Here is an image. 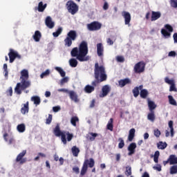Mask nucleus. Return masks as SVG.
Returning <instances> with one entry per match:
<instances>
[{
  "instance_id": "f257e3e1",
  "label": "nucleus",
  "mask_w": 177,
  "mask_h": 177,
  "mask_svg": "<svg viewBox=\"0 0 177 177\" xmlns=\"http://www.w3.org/2000/svg\"><path fill=\"white\" fill-rule=\"evenodd\" d=\"M94 77L95 80L91 82V85H86L84 87L86 93H92L95 91V87L98 86L100 82L107 81V74L106 73V68L103 65L99 66V63L95 64L94 68Z\"/></svg>"
},
{
  "instance_id": "f03ea898",
  "label": "nucleus",
  "mask_w": 177,
  "mask_h": 177,
  "mask_svg": "<svg viewBox=\"0 0 177 177\" xmlns=\"http://www.w3.org/2000/svg\"><path fill=\"white\" fill-rule=\"evenodd\" d=\"M28 78V71L26 69L22 70L20 77L21 82L17 83L15 88V93H17V95H21L23 91H26V89L31 86V82Z\"/></svg>"
},
{
  "instance_id": "7ed1b4c3",
  "label": "nucleus",
  "mask_w": 177,
  "mask_h": 177,
  "mask_svg": "<svg viewBox=\"0 0 177 177\" xmlns=\"http://www.w3.org/2000/svg\"><path fill=\"white\" fill-rule=\"evenodd\" d=\"M79 55L77 56V60L79 62H88L89 57L88 55V42L82 41L79 45Z\"/></svg>"
},
{
  "instance_id": "20e7f679",
  "label": "nucleus",
  "mask_w": 177,
  "mask_h": 177,
  "mask_svg": "<svg viewBox=\"0 0 177 177\" xmlns=\"http://www.w3.org/2000/svg\"><path fill=\"white\" fill-rule=\"evenodd\" d=\"M77 38H78V34L77 33V31L74 30H70L67 33L66 37L64 40L65 46L70 48V46L73 45V41H75Z\"/></svg>"
},
{
  "instance_id": "39448f33",
  "label": "nucleus",
  "mask_w": 177,
  "mask_h": 177,
  "mask_svg": "<svg viewBox=\"0 0 177 177\" xmlns=\"http://www.w3.org/2000/svg\"><path fill=\"white\" fill-rule=\"evenodd\" d=\"M88 168H93L95 167V160L93 158H91L89 160L86 159L83 163V166L82 167L80 175L82 176H84L85 174H86L88 171Z\"/></svg>"
},
{
  "instance_id": "423d86ee",
  "label": "nucleus",
  "mask_w": 177,
  "mask_h": 177,
  "mask_svg": "<svg viewBox=\"0 0 177 177\" xmlns=\"http://www.w3.org/2000/svg\"><path fill=\"white\" fill-rule=\"evenodd\" d=\"M53 133L57 138L61 136V140L64 145H67V139L66 138V133H64L62 130H60V125L57 124L53 129Z\"/></svg>"
},
{
  "instance_id": "0eeeda50",
  "label": "nucleus",
  "mask_w": 177,
  "mask_h": 177,
  "mask_svg": "<svg viewBox=\"0 0 177 177\" xmlns=\"http://www.w3.org/2000/svg\"><path fill=\"white\" fill-rule=\"evenodd\" d=\"M66 9L69 13L75 15L78 12V6L74 1L69 0L66 3Z\"/></svg>"
},
{
  "instance_id": "6e6552de",
  "label": "nucleus",
  "mask_w": 177,
  "mask_h": 177,
  "mask_svg": "<svg viewBox=\"0 0 177 177\" xmlns=\"http://www.w3.org/2000/svg\"><path fill=\"white\" fill-rule=\"evenodd\" d=\"M145 62L144 61H141L135 64L133 71L136 74H142V73H145Z\"/></svg>"
},
{
  "instance_id": "1a4fd4ad",
  "label": "nucleus",
  "mask_w": 177,
  "mask_h": 177,
  "mask_svg": "<svg viewBox=\"0 0 177 177\" xmlns=\"http://www.w3.org/2000/svg\"><path fill=\"white\" fill-rule=\"evenodd\" d=\"M160 32L165 38H170L171 32H174V28L169 24H165V28H162Z\"/></svg>"
},
{
  "instance_id": "9d476101",
  "label": "nucleus",
  "mask_w": 177,
  "mask_h": 177,
  "mask_svg": "<svg viewBox=\"0 0 177 177\" xmlns=\"http://www.w3.org/2000/svg\"><path fill=\"white\" fill-rule=\"evenodd\" d=\"M27 154V150H23L21 153H19L16 159L15 162L19 164V165H23V164H26L27 162V158H24V156Z\"/></svg>"
},
{
  "instance_id": "9b49d317",
  "label": "nucleus",
  "mask_w": 177,
  "mask_h": 177,
  "mask_svg": "<svg viewBox=\"0 0 177 177\" xmlns=\"http://www.w3.org/2000/svg\"><path fill=\"white\" fill-rule=\"evenodd\" d=\"M102 28V24L97 21H94L87 24L88 31H99Z\"/></svg>"
},
{
  "instance_id": "f8f14e48",
  "label": "nucleus",
  "mask_w": 177,
  "mask_h": 177,
  "mask_svg": "<svg viewBox=\"0 0 177 177\" xmlns=\"http://www.w3.org/2000/svg\"><path fill=\"white\" fill-rule=\"evenodd\" d=\"M8 56L10 59V63H13L16 59H21V55H20L17 51L13 50L12 48H10Z\"/></svg>"
},
{
  "instance_id": "ddd939ff",
  "label": "nucleus",
  "mask_w": 177,
  "mask_h": 177,
  "mask_svg": "<svg viewBox=\"0 0 177 177\" xmlns=\"http://www.w3.org/2000/svg\"><path fill=\"white\" fill-rule=\"evenodd\" d=\"M165 82L170 85L169 91L170 92H176V86L175 85V80H169V77H166L165 78Z\"/></svg>"
},
{
  "instance_id": "4468645a",
  "label": "nucleus",
  "mask_w": 177,
  "mask_h": 177,
  "mask_svg": "<svg viewBox=\"0 0 177 177\" xmlns=\"http://www.w3.org/2000/svg\"><path fill=\"white\" fill-rule=\"evenodd\" d=\"M111 91V87L110 86L106 84L102 86V92L100 93L99 97H106L109 93Z\"/></svg>"
},
{
  "instance_id": "2eb2a0df",
  "label": "nucleus",
  "mask_w": 177,
  "mask_h": 177,
  "mask_svg": "<svg viewBox=\"0 0 177 177\" xmlns=\"http://www.w3.org/2000/svg\"><path fill=\"white\" fill-rule=\"evenodd\" d=\"M122 16L124 19V24L126 26H131V14L127 11H123L122 12Z\"/></svg>"
},
{
  "instance_id": "dca6fc26",
  "label": "nucleus",
  "mask_w": 177,
  "mask_h": 177,
  "mask_svg": "<svg viewBox=\"0 0 177 177\" xmlns=\"http://www.w3.org/2000/svg\"><path fill=\"white\" fill-rule=\"evenodd\" d=\"M69 97L72 100V102H75V103H78L80 102V98H78V95L74 91H70L68 92Z\"/></svg>"
},
{
  "instance_id": "f3484780",
  "label": "nucleus",
  "mask_w": 177,
  "mask_h": 177,
  "mask_svg": "<svg viewBox=\"0 0 177 177\" xmlns=\"http://www.w3.org/2000/svg\"><path fill=\"white\" fill-rule=\"evenodd\" d=\"M136 147H137L136 143H135V142H131V143L129 145V147H128V148H127L128 151H129L128 156H132V154H135V151H136Z\"/></svg>"
},
{
  "instance_id": "a211bd4d",
  "label": "nucleus",
  "mask_w": 177,
  "mask_h": 177,
  "mask_svg": "<svg viewBox=\"0 0 177 177\" xmlns=\"http://www.w3.org/2000/svg\"><path fill=\"white\" fill-rule=\"evenodd\" d=\"M45 24L48 28L52 29L55 27V22L52 21V17L49 16L46 18Z\"/></svg>"
},
{
  "instance_id": "6ab92c4d",
  "label": "nucleus",
  "mask_w": 177,
  "mask_h": 177,
  "mask_svg": "<svg viewBox=\"0 0 177 177\" xmlns=\"http://www.w3.org/2000/svg\"><path fill=\"white\" fill-rule=\"evenodd\" d=\"M161 17V12L159 11L155 12L152 11L151 12V21H156V20H158Z\"/></svg>"
},
{
  "instance_id": "aec40b11",
  "label": "nucleus",
  "mask_w": 177,
  "mask_h": 177,
  "mask_svg": "<svg viewBox=\"0 0 177 177\" xmlns=\"http://www.w3.org/2000/svg\"><path fill=\"white\" fill-rule=\"evenodd\" d=\"M103 52H104V47L103 46V44H97V55L100 57L103 55Z\"/></svg>"
},
{
  "instance_id": "412c9836",
  "label": "nucleus",
  "mask_w": 177,
  "mask_h": 177,
  "mask_svg": "<svg viewBox=\"0 0 177 177\" xmlns=\"http://www.w3.org/2000/svg\"><path fill=\"white\" fill-rule=\"evenodd\" d=\"M119 86L120 88H124L125 85L131 84V80L129 78H125L118 81Z\"/></svg>"
},
{
  "instance_id": "4be33fe9",
  "label": "nucleus",
  "mask_w": 177,
  "mask_h": 177,
  "mask_svg": "<svg viewBox=\"0 0 177 177\" xmlns=\"http://www.w3.org/2000/svg\"><path fill=\"white\" fill-rule=\"evenodd\" d=\"M46 6H48V4H44V2L40 1L38 4V7H35V10H38V12H44L45 9H46Z\"/></svg>"
},
{
  "instance_id": "5701e85b",
  "label": "nucleus",
  "mask_w": 177,
  "mask_h": 177,
  "mask_svg": "<svg viewBox=\"0 0 177 177\" xmlns=\"http://www.w3.org/2000/svg\"><path fill=\"white\" fill-rule=\"evenodd\" d=\"M29 110V104L28 102H27L26 104H24V106L21 109V113L24 115L26 114H28Z\"/></svg>"
},
{
  "instance_id": "b1692460",
  "label": "nucleus",
  "mask_w": 177,
  "mask_h": 177,
  "mask_svg": "<svg viewBox=\"0 0 177 177\" xmlns=\"http://www.w3.org/2000/svg\"><path fill=\"white\" fill-rule=\"evenodd\" d=\"M97 136H99V134H97V133L90 132L88 133V135L86 136V139H88V140H90V142H93V140H95V139H96Z\"/></svg>"
},
{
  "instance_id": "393cba45",
  "label": "nucleus",
  "mask_w": 177,
  "mask_h": 177,
  "mask_svg": "<svg viewBox=\"0 0 177 177\" xmlns=\"http://www.w3.org/2000/svg\"><path fill=\"white\" fill-rule=\"evenodd\" d=\"M32 37L35 42H39V41H41L42 35L41 34V32L39 30H36L35 32V35H33Z\"/></svg>"
},
{
  "instance_id": "a878e982",
  "label": "nucleus",
  "mask_w": 177,
  "mask_h": 177,
  "mask_svg": "<svg viewBox=\"0 0 177 177\" xmlns=\"http://www.w3.org/2000/svg\"><path fill=\"white\" fill-rule=\"evenodd\" d=\"M135 132H136V130H135L134 128L129 130L128 136L129 142H132V140H133V138H135Z\"/></svg>"
},
{
  "instance_id": "bb28decb",
  "label": "nucleus",
  "mask_w": 177,
  "mask_h": 177,
  "mask_svg": "<svg viewBox=\"0 0 177 177\" xmlns=\"http://www.w3.org/2000/svg\"><path fill=\"white\" fill-rule=\"evenodd\" d=\"M71 55L72 57H76V59H78V56L80 55V50L77 47L73 48L71 51Z\"/></svg>"
},
{
  "instance_id": "cd10ccee",
  "label": "nucleus",
  "mask_w": 177,
  "mask_h": 177,
  "mask_svg": "<svg viewBox=\"0 0 177 177\" xmlns=\"http://www.w3.org/2000/svg\"><path fill=\"white\" fill-rule=\"evenodd\" d=\"M169 160L170 161V165H176L177 164V156L176 155H170L169 156Z\"/></svg>"
},
{
  "instance_id": "c85d7f7f",
  "label": "nucleus",
  "mask_w": 177,
  "mask_h": 177,
  "mask_svg": "<svg viewBox=\"0 0 177 177\" xmlns=\"http://www.w3.org/2000/svg\"><path fill=\"white\" fill-rule=\"evenodd\" d=\"M147 120L151 122L156 121V113L154 111H150L147 115Z\"/></svg>"
},
{
  "instance_id": "c756f323",
  "label": "nucleus",
  "mask_w": 177,
  "mask_h": 177,
  "mask_svg": "<svg viewBox=\"0 0 177 177\" xmlns=\"http://www.w3.org/2000/svg\"><path fill=\"white\" fill-rule=\"evenodd\" d=\"M148 107L149 111H154V110H156V108L157 107V105L156 104V103H154V102L148 100Z\"/></svg>"
},
{
  "instance_id": "7c9ffc66",
  "label": "nucleus",
  "mask_w": 177,
  "mask_h": 177,
  "mask_svg": "<svg viewBox=\"0 0 177 177\" xmlns=\"http://www.w3.org/2000/svg\"><path fill=\"white\" fill-rule=\"evenodd\" d=\"M31 100L32 102H34V104L36 106H39V104H41V98L39 96H32Z\"/></svg>"
},
{
  "instance_id": "2f4dec72",
  "label": "nucleus",
  "mask_w": 177,
  "mask_h": 177,
  "mask_svg": "<svg viewBox=\"0 0 177 177\" xmlns=\"http://www.w3.org/2000/svg\"><path fill=\"white\" fill-rule=\"evenodd\" d=\"M71 151L74 157H78V154H80V148L77 147V146H73L71 148Z\"/></svg>"
},
{
  "instance_id": "473e14b6",
  "label": "nucleus",
  "mask_w": 177,
  "mask_h": 177,
  "mask_svg": "<svg viewBox=\"0 0 177 177\" xmlns=\"http://www.w3.org/2000/svg\"><path fill=\"white\" fill-rule=\"evenodd\" d=\"M140 96L142 99H146L149 96V91H147V89L141 90Z\"/></svg>"
},
{
  "instance_id": "72a5a7b5",
  "label": "nucleus",
  "mask_w": 177,
  "mask_h": 177,
  "mask_svg": "<svg viewBox=\"0 0 177 177\" xmlns=\"http://www.w3.org/2000/svg\"><path fill=\"white\" fill-rule=\"evenodd\" d=\"M7 136H9V135L8 134V133H5L3 134V139L4 140H6V142H8V145H13V143H15V138H10L9 140H8Z\"/></svg>"
},
{
  "instance_id": "f704fd0d",
  "label": "nucleus",
  "mask_w": 177,
  "mask_h": 177,
  "mask_svg": "<svg viewBox=\"0 0 177 177\" xmlns=\"http://www.w3.org/2000/svg\"><path fill=\"white\" fill-rule=\"evenodd\" d=\"M77 122H80V118H78L77 116H73L71 118V124L73 127H77Z\"/></svg>"
},
{
  "instance_id": "c9c22d12",
  "label": "nucleus",
  "mask_w": 177,
  "mask_h": 177,
  "mask_svg": "<svg viewBox=\"0 0 177 177\" xmlns=\"http://www.w3.org/2000/svg\"><path fill=\"white\" fill-rule=\"evenodd\" d=\"M158 149H160V150H164L165 149H167V146H168V144L167 142H162V141H160L158 144Z\"/></svg>"
},
{
  "instance_id": "e433bc0d",
  "label": "nucleus",
  "mask_w": 177,
  "mask_h": 177,
  "mask_svg": "<svg viewBox=\"0 0 177 177\" xmlns=\"http://www.w3.org/2000/svg\"><path fill=\"white\" fill-rule=\"evenodd\" d=\"M17 129L18 132H19L20 133H23V132L26 131V124H18L17 127Z\"/></svg>"
},
{
  "instance_id": "4c0bfd02",
  "label": "nucleus",
  "mask_w": 177,
  "mask_h": 177,
  "mask_svg": "<svg viewBox=\"0 0 177 177\" xmlns=\"http://www.w3.org/2000/svg\"><path fill=\"white\" fill-rule=\"evenodd\" d=\"M69 64L71 67L75 68L77 66H78V61H77V59L75 58H72L69 60Z\"/></svg>"
},
{
  "instance_id": "58836bf2",
  "label": "nucleus",
  "mask_w": 177,
  "mask_h": 177,
  "mask_svg": "<svg viewBox=\"0 0 177 177\" xmlns=\"http://www.w3.org/2000/svg\"><path fill=\"white\" fill-rule=\"evenodd\" d=\"M118 141L119 142L118 149H124V147H125V141H124V138H119Z\"/></svg>"
},
{
  "instance_id": "ea45409f",
  "label": "nucleus",
  "mask_w": 177,
  "mask_h": 177,
  "mask_svg": "<svg viewBox=\"0 0 177 177\" xmlns=\"http://www.w3.org/2000/svg\"><path fill=\"white\" fill-rule=\"evenodd\" d=\"M62 32H63V28L59 27L57 30L53 33V35L55 37V38H57V37H59Z\"/></svg>"
},
{
  "instance_id": "a19ab883",
  "label": "nucleus",
  "mask_w": 177,
  "mask_h": 177,
  "mask_svg": "<svg viewBox=\"0 0 177 177\" xmlns=\"http://www.w3.org/2000/svg\"><path fill=\"white\" fill-rule=\"evenodd\" d=\"M55 70H56V71H58L59 73L60 74L61 77H66V72L63 70V68L59 67V66H56L55 68Z\"/></svg>"
},
{
  "instance_id": "79ce46f5",
  "label": "nucleus",
  "mask_w": 177,
  "mask_h": 177,
  "mask_svg": "<svg viewBox=\"0 0 177 177\" xmlns=\"http://www.w3.org/2000/svg\"><path fill=\"white\" fill-rule=\"evenodd\" d=\"M169 103L172 106H177L176 100L174 98L172 95H168Z\"/></svg>"
},
{
  "instance_id": "37998d69",
  "label": "nucleus",
  "mask_w": 177,
  "mask_h": 177,
  "mask_svg": "<svg viewBox=\"0 0 177 177\" xmlns=\"http://www.w3.org/2000/svg\"><path fill=\"white\" fill-rule=\"evenodd\" d=\"M169 128H170V133L171 138H174V121L170 120L169 122Z\"/></svg>"
},
{
  "instance_id": "c03bdc74",
  "label": "nucleus",
  "mask_w": 177,
  "mask_h": 177,
  "mask_svg": "<svg viewBox=\"0 0 177 177\" xmlns=\"http://www.w3.org/2000/svg\"><path fill=\"white\" fill-rule=\"evenodd\" d=\"M113 119L111 118L106 125V128L107 129H109V131H113L114 126L113 125Z\"/></svg>"
},
{
  "instance_id": "a18cd8bd",
  "label": "nucleus",
  "mask_w": 177,
  "mask_h": 177,
  "mask_svg": "<svg viewBox=\"0 0 177 177\" xmlns=\"http://www.w3.org/2000/svg\"><path fill=\"white\" fill-rule=\"evenodd\" d=\"M124 174L126 176H131L132 175V167L131 166H127Z\"/></svg>"
},
{
  "instance_id": "49530a36",
  "label": "nucleus",
  "mask_w": 177,
  "mask_h": 177,
  "mask_svg": "<svg viewBox=\"0 0 177 177\" xmlns=\"http://www.w3.org/2000/svg\"><path fill=\"white\" fill-rule=\"evenodd\" d=\"M175 174H177V165H174L170 167V174L171 175H175Z\"/></svg>"
},
{
  "instance_id": "de8ad7c7",
  "label": "nucleus",
  "mask_w": 177,
  "mask_h": 177,
  "mask_svg": "<svg viewBox=\"0 0 177 177\" xmlns=\"http://www.w3.org/2000/svg\"><path fill=\"white\" fill-rule=\"evenodd\" d=\"M133 94L134 97H138L139 96V87L138 86H136L133 91Z\"/></svg>"
},
{
  "instance_id": "09e8293b",
  "label": "nucleus",
  "mask_w": 177,
  "mask_h": 177,
  "mask_svg": "<svg viewBox=\"0 0 177 177\" xmlns=\"http://www.w3.org/2000/svg\"><path fill=\"white\" fill-rule=\"evenodd\" d=\"M158 157H160V151H156L153 156V161L156 164L158 162Z\"/></svg>"
},
{
  "instance_id": "8fccbe9b",
  "label": "nucleus",
  "mask_w": 177,
  "mask_h": 177,
  "mask_svg": "<svg viewBox=\"0 0 177 177\" xmlns=\"http://www.w3.org/2000/svg\"><path fill=\"white\" fill-rule=\"evenodd\" d=\"M49 74H50V71L49 69H47L40 75V78L42 79L44 77H48Z\"/></svg>"
},
{
  "instance_id": "3c124183",
  "label": "nucleus",
  "mask_w": 177,
  "mask_h": 177,
  "mask_svg": "<svg viewBox=\"0 0 177 177\" xmlns=\"http://www.w3.org/2000/svg\"><path fill=\"white\" fill-rule=\"evenodd\" d=\"M7 96H12L13 95V88L12 86L9 87L8 89L6 91Z\"/></svg>"
},
{
  "instance_id": "603ef678",
  "label": "nucleus",
  "mask_w": 177,
  "mask_h": 177,
  "mask_svg": "<svg viewBox=\"0 0 177 177\" xmlns=\"http://www.w3.org/2000/svg\"><path fill=\"white\" fill-rule=\"evenodd\" d=\"M170 6H171V8H174V9H176L177 0H170Z\"/></svg>"
},
{
  "instance_id": "864d4df0",
  "label": "nucleus",
  "mask_w": 177,
  "mask_h": 177,
  "mask_svg": "<svg viewBox=\"0 0 177 177\" xmlns=\"http://www.w3.org/2000/svg\"><path fill=\"white\" fill-rule=\"evenodd\" d=\"M66 82H68V77L64 76V77L62 78L60 81V85L63 86L64 84H66Z\"/></svg>"
},
{
  "instance_id": "5fc2aeb1",
  "label": "nucleus",
  "mask_w": 177,
  "mask_h": 177,
  "mask_svg": "<svg viewBox=\"0 0 177 177\" xmlns=\"http://www.w3.org/2000/svg\"><path fill=\"white\" fill-rule=\"evenodd\" d=\"M66 136H67L68 142H71V140H73V138H74V136L73 135V133H70V132L68 131L66 133Z\"/></svg>"
},
{
  "instance_id": "6e6d98bb",
  "label": "nucleus",
  "mask_w": 177,
  "mask_h": 177,
  "mask_svg": "<svg viewBox=\"0 0 177 177\" xmlns=\"http://www.w3.org/2000/svg\"><path fill=\"white\" fill-rule=\"evenodd\" d=\"M116 60L119 63H124V62H125V59L124 58V57L120 55L116 57Z\"/></svg>"
},
{
  "instance_id": "4d7b16f0",
  "label": "nucleus",
  "mask_w": 177,
  "mask_h": 177,
  "mask_svg": "<svg viewBox=\"0 0 177 177\" xmlns=\"http://www.w3.org/2000/svg\"><path fill=\"white\" fill-rule=\"evenodd\" d=\"M153 133H154V136H156V138H158L159 136H161V131H160L158 129H156L153 131Z\"/></svg>"
},
{
  "instance_id": "13d9d810",
  "label": "nucleus",
  "mask_w": 177,
  "mask_h": 177,
  "mask_svg": "<svg viewBox=\"0 0 177 177\" xmlns=\"http://www.w3.org/2000/svg\"><path fill=\"white\" fill-rule=\"evenodd\" d=\"M52 122V115L49 114L48 118L46 119V124L49 125Z\"/></svg>"
},
{
  "instance_id": "bf43d9fd",
  "label": "nucleus",
  "mask_w": 177,
  "mask_h": 177,
  "mask_svg": "<svg viewBox=\"0 0 177 177\" xmlns=\"http://www.w3.org/2000/svg\"><path fill=\"white\" fill-rule=\"evenodd\" d=\"M170 57H175L176 56V53L175 51H170L168 54Z\"/></svg>"
},
{
  "instance_id": "052dcab7",
  "label": "nucleus",
  "mask_w": 177,
  "mask_h": 177,
  "mask_svg": "<svg viewBox=\"0 0 177 177\" xmlns=\"http://www.w3.org/2000/svg\"><path fill=\"white\" fill-rule=\"evenodd\" d=\"M73 171L75 174H80V167H73Z\"/></svg>"
},
{
  "instance_id": "680f3d73",
  "label": "nucleus",
  "mask_w": 177,
  "mask_h": 177,
  "mask_svg": "<svg viewBox=\"0 0 177 177\" xmlns=\"http://www.w3.org/2000/svg\"><path fill=\"white\" fill-rule=\"evenodd\" d=\"M109 9V3L107 1H105L103 6V10H107Z\"/></svg>"
},
{
  "instance_id": "e2e57ef3",
  "label": "nucleus",
  "mask_w": 177,
  "mask_h": 177,
  "mask_svg": "<svg viewBox=\"0 0 177 177\" xmlns=\"http://www.w3.org/2000/svg\"><path fill=\"white\" fill-rule=\"evenodd\" d=\"M53 110L54 113H57V111H59L60 110V106H53Z\"/></svg>"
},
{
  "instance_id": "0e129e2a",
  "label": "nucleus",
  "mask_w": 177,
  "mask_h": 177,
  "mask_svg": "<svg viewBox=\"0 0 177 177\" xmlns=\"http://www.w3.org/2000/svg\"><path fill=\"white\" fill-rule=\"evenodd\" d=\"M58 92H64V93H68L70 91L66 89V88H59L58 89Z\"/></svg>"
},
{
  "instance_id": "69168bd1",
  "label": "nucleus",
  "mask_w": 177,
  "mask_h": 177,
  "mask_svg": "<svg viewBox=\"0 0 177 177\" xmlns=\"http://www.w3.org/2000/svg\"><path fill=\"white\" fill-rule=\"evenodd\" d=\"M106 42L109 45H113L114 44V41H113V40H111V39H110V38H108L106 39Z\"/></svg>"
},
{
  "instance_id": "338daca9",
  "label": "nucleus",
  "mask_w": 177,
  "mask_h": 177,
  "mask_svg": "<svg viewBox=\"0 0 177 177\" xmlns=\"http://www.w3.org/2000/svg\"><path fill=\"white\" fill-rule=\"evenodd\" d=\"M173 38L175 44H177V33L173 35Z\"/></svg>"
},
{
  "instance_id": "774afa93",
  "label": "nucleus",
  "mask_w": 177,
  "mask_h": 177,
  "mask_svg": "<svg viewBox=\"0 0 177 177\" xmlns=\"http://www.w3.org/2000/svg\"><path fill=\"white\" fill-rule=\"evenodd\" d=\"M95 100H93L91 101V104H90V108H91V109H93V107H95Z\"/></svg>"
}]
</instances>
